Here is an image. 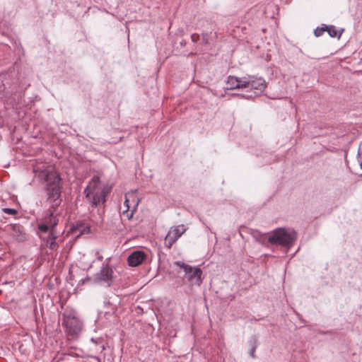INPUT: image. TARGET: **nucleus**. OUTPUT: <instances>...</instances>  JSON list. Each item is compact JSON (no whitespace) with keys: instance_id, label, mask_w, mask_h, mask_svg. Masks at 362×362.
I'll return each mask as SVG.
<instances>
[{"instance_id":"f3484780","label":"nucleus","mask_w":362,"mask_h":362,"mask_svg":"<svg viewBox=\"0 0 362 362\" xmlns=\"http://www.w3.org/2000/svg\"><path fill=\"white\" fill-rule=\"evenodd\" d=\"M327 25H323L322 27L320 28H317L315 31H314V34L316 37H320L321 35H322V34L324 33L325 31H327Z\"/></svg>"},{"instance_id":"ddd939ff","label":"nucleus","mask_w":362,"mask_h":362,"mask_svg":"<svg viewBox=\"0 0 362 362\" xmlns=\"http://www.w3.org/2000/svg\"><path fill=\"white\" fill-rule=\"evenodd\" d=\"M57 238L54 233H50L47 240V247L52 250H56L58 247V243L56 242Z\"/></svg>"},{"instance_id":"7ed1b4c3","label":"nucleus","mask_w":362,"mask_h":362,"mask_svg":"<svg viewBox=\"0 0 362 362\" xmlns=\"http://www.w3.org/2000/svg\"><path fill=\"white\" fill-rule=\"evenodd\" d=\"M297 239L293 230L278 228L269 234L268 242L272 245L291 247Z\"/></svg>"},{"instance_id":"9b49d317","label":"nucleus","mask_w":362,"mask_h":362,"mask_svg":"<svg viewBox=\"0 0 362 362\" xmlns=\"http://www.w3.org/2000/svg\"><path fill=\"white\" fill-rule=\"evenodd\" d=\"M266 88V82L262 78H256L253 76H251L250 78L249 88L255 89L259 92H262Z\"/></svg>"},{"instance_id":"dca6fc26","label":"nucleus","mask_w":362,"mask_h":362,"mask_svg":"<svg viewBox=\"0 0 362 362\" xmlns=\"http://www.w3.org/2000/svg\"><path fill=\"white\" fill-rule=\"evenodd\" d=\"M251 76L248 77H243V78H238V88H249V83H250V78Z\"/></svg>"},{"instance_id":"6ab92c4d","label":"nucleus","mask_w":362,"mask_h":362,"mask_svg":"<svg viewBox=\"0 0 362 362\" xmlns=\"http://www.w3.org/2000/svg\"><path fill=\"white\" fill-rule=\"evenodd\" d=\"M256 348H257V343H256V340L255 339L254 342H253V345H252V348L250 349V355L253 358H255V352Z\"/></svg>"},{"instance_id":"2eb2a0df","label":"nucleus","mask_w":362,"mask_h":362,"mask_svg":"<svg viewBox=\"0 0 362 362\" xmlns=\"http://www.w3.org/2000/svg\"><path fill=\"white\" fill-rule=\"evenodd\" d=\"M238 77L229 76L227 80L228 89H238Z\"/></svg>"},{"instance_id":"6e6552de","label":"nucleus","mask_w":362,"mask_h":362,"mask_svg":"<svg viewBox=\"0 0 362 362\" xmlns=\"http://www.w3.org/2000/svg\"><path fill=\"white\" fill-rule=\"evenodd\" d=\"M58 223V218L54 215V211H50L48 216H45L42 222L39 224L38 228L41 232L54 233V227Z\"/></svg>"},{"instance_id":"1a4fd4ad","label":"nucleus","mask_w":362,"mask_h":362,"mask_svg":"<svg viewBox=\"0 0 362 362\" xmlns=\"http://www.w3.org/2000/svg\"><path fill=\"white\" fill-rule=\"evenodd\" d=\"M146 258L144 252L136 250L133 252L127 258L128 264L130 267H137L140 265Z\"/></svg>"},{"instance_id":"39448f33","label":"nucleus","mask_w":362,"mask_h":362,"mask_svg":"<svg viewBox=\"0 0 362 362\" xmlns=\"http://www.w3.org/2000/svg\"><path fill=\"white\" fill-rule=\"evenodd\" d=\"M175 264L183 269L185 273V278L188 279L190 282L191 285L200 286L202 284V271L201 269L196 267L193 268L192 267L185 264L181 262H176Z\"/></svg>"},{"instance_id":"9d476101","label":"nucleus","mask_w":362,"mask_h":362,"mask_svg":"<svg viewBox=\"0 0 362 362\" xmlns=\"http://www.w3.org/2000/svg\"><path fill=\"white\" fill-rule=\"evenodd\" d=\"M7 230L10 232L11 235L19 241L25 240V233L23 231V228L18 224H12L8 226Z\"/></svg>"},{"instance_id":"f257e3e1","label":"nucleus","mask_w":362,"mask_h":362,"mask_svg":"<svg viewBox=\"0 0 362 362\" xmlns=\"http://www.w3.org/2000/svg\"><path fill=\"white\" fill-rule=\"evenodd\" d=\"M42 176L44 177L47 182V202L50 207L55 209L61 203V190H60V177L57 172L53 169L47 170L42 172Z\"/></svg>"},{"instance_id":"4468645a","label":"nucleus","mask_w":362,"mask_h":362,"mask_svg":"<svg viewBox=\"0 0 362 362\" xmlns=\"http://www.w3.org/2000/svg\"><path fill=\"white\" fill-rule=\"evenodd\" d=\"M327 32L328 33L329 35L332 37H337L338 38H340L344 29H341V30H337L334 25H327Z\"/></svg>"},{"instance_id":"412c9836","label":"nucleus","mask_w":362,"mask_h":362,"mask_svg":"<svg viewBox=\"0 0 362 362\" xmlns=\"http://www.w3.org/2000/svg\"><path fill=\"white\" fill-rule=\"evenodd\" d=\"M191 38L193 42H197L199 40V36L197 34H193L192 35Z\"/></svg>"},{"instance_id":"f8f14e48","label":"nucleus","mask_w":362,"mask_h":362,"mask_svg":"<svg viewBox=\"0 0 362 362\" xmlns=\"http://www.w3.org/2000/svg\"><path fill=\"white\" fill-rule=\"evenodd\" d=\"M71 230L73 233L78 232V234L76 235L77 237L85 233H88L90 231L89 227L83 223H76L75 225H73Z\"/></svg>"},{"instance_id":"aec40b11","label":"nucleus","mask_w":362,"mask_h":362,"mask_svg":"<svg viewBox=\"0 0 362 362\" xmlns=\"http://www.w3.org/2000/svg\"><path fill=\"white\" fill-rule=\"evenodd\" d=\"M358 160L360 163L361 168H362V152L358 151Z\"/></svg>"},{"instance_id":"423d86ee","label":"nucleus","mask_w":362,"mask_h":362,"mask_svg":"<svg viewBox=\"0 0 362 362\" xmlns=\"http://www.w3.org/2000/svg\"><path fill=\"white\" fill-rule=\"evenodd\" d=\"M115 276L112 269L109 265L103 266L101 269L94 276V281L97 283L103 284L108 287L111 286L114 282Z\"/></svg>"},{"instance_id":"20e7f679","label":"nucleus","mask_w":362,"mask_h":362,"mask_svg":"<svg viewBox=\"0 0 362 362\" xmlns=\"http://www.w3.org/2000/svg\"><path fill=\"white\" fill-rule=\"evenodd\" d=\"M62 326L65 327L66 332L71 336H77L82 329L81 322L74 315H63Z\"/></svg>"},{"instance_id":"0eeeda50","label":"nucleus","mask_w":362,"mask_h":362,"mask_svg":"<svg viewBox=\"0 0 362 362\" xmlns=\"http://www.w3.org/2000/svg\"><path fill=\"white\" fill-rule=\"evenodd\" d=\"M186 230L187 227L183 224L171 227L165 238V247L170 248Z\"/></svg>"},{"instance_id":"f03ea898","label":"nucleus","mask_w":362,"mask_h":362,"mask_svg":"<svg viewBox=\"0 0 362 362\" xmlns=\"http://www.w3.org/2000/svg\"><path fill=\"white\" fill-rule=\"evenodd\" d=\"M86 198L93 207H97L99 204L105 202V197L107 194L105 188L100 183L98 176H94L89 182L84 190Z\"/></svg>"},{"instance_id":"a211bd4d","label":"nucleus","mask_w":362,"mask_h":362,"mask_svg":"<svg viewBox=\"0 0 362 362\" xmlns=\"http://www.w3.org/2000/svg\"><path fill=\"white\" fill-rule=\"evenodd\" d=\"M1 211L6 214L12 215L14 216H16L18 214V211L14 209L3 208L1 209Z\"/></svg>"},{"instance_id":"4be33fe9","label":"nucleus","mask_w":362,"mask_h":362,"mask_svg":"<svg viewBox=\"0 0 362 362\" xmlns=\"http://www.w3.org/2000/svg\"><path fill=\"white\" fill-rule=\"evenodd\" d=\"M127 202H128V199H126V200H125L124 203H125V204H127Z\"/></svg>"}]
</instances>
